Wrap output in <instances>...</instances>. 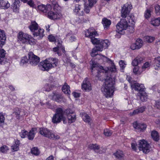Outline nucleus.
<instances>
[{
	"instance_id": "64",
	"label": "nucleus",
	"mask_w": 160,
	"mask_h": 160,
	"mask_svg": "<svg viewBox=\"0 0 160 160\" xmlns=\"http://www.w3.org/2000/svg\"><path fill=\"white\" fill-rule=\"evenodd\" d=\"M155 105L157 108L160 109V101L158 100L156 101Z\"/></svg>"
},
{
	"instance_id": "3",
	"label": "nucleus",
	"mask_w": 160,
	"mask_h": 160,
	"mask_svg": "<svg viewBox=\"0 0 160 160\" xmlns=\"http://www.w3.org/2000/svg\"><path fill=\"white\" fill-rule=\"evenodd\" d=\"M98 35L97 32L94 29L90 28L85 31V37L90 38L92 43L97 45L100 44L101 42V40L95 38Z\"/></svg>"
},
{
	"instance_id": "4",
	"label": "nucleus",
	"mask_w": 160,
	"mask_h": 160,
	"mask_svg": "<svg viewBox=\"0 0 160 160\" xmlns=\"http://www.w3.org/2000/svg\"><path fill=\"white\" fill-rule=\"evenodd\" d=\"M39 132L44 137L53 139H57L59 138V136L57 134H55L47 128H39Z\"/></svg>"
},
{
	"instance_id": "44",
	"label": "nucleus",
	"mask_w": 160,
	"mask_h": 160,
	"mask_svg": "<svg viewBox=\"0 0 160 160\" xmlns=\"http://www.w3.org/2000/svg\"><path fill=\"white\" fill-rule=\"evenodd\" d=\"M9 150V148L6 145H3L0 148V151L3 153H6Z\"/></svg>"
},
{
	"instance_id": "20",
	"label": "nucleus",
	"mask_w": 160,
	"mask_h": 160,
	"mask_svg": "<svg viewBox=\"0 0 160 160\" xmlns=\"http://www.w3.org/2000/svg\"><path fill=\"white\" fill-rule=\"evenodd\" d=\"M19 3V0H14V1L11 6L14 12H19L20 8Z\"/></svg>"
},
{
	"instance_id": "38",
	"label": "nucleus",
	"mask_w": 160,
	"mask_h": 160,
	"mask_svg": "<svg viewBox=\"0 0 160 160\" xmlns=\"http://www.w3.org/2000/svg\"><path fill=\"white\" fill-rule=\"evenodd\" d=\"M155 69L156 70H158L160 67V57H158L155 58Z\"/></svg>"
},
{
	"instance_id": "60",
	"label": "nucleus",
	"mask_w": 160,
	"mask_h": 160,
	"mask_svg": "<svg viewBox=\"0 0 160 160\" xmlns=\"http://www.w3.org/2000/svg\"><path fill=\"white\" fill-rule=\"evenodd\" d=\"M89 20V18L88 17H84L81 18V22H87Z\"/></svg>"
},
{
	"instance_id": "57",
	"label": "nucleus",
	"mask_w": 160,
	"mask_h": 160,
	"mask_svg": "<svg viewBox=\"0 0 160 160\" xmlns=\"http://www.w3.org/2000/svg\"><path fill=\"white\" fill-rule=\"evenodd\" d=\"M35 43L34 39L32 36L29 35V39H28V43L30 44H33Z\"/></svg>"
},
{
	"instance_id": "40",
	"label": "nucleus",
	"mask_w": 160,
	"mask_h": 160,
	"mask_svg": "<svg viewBox=\"0 0 160 160\" xmlns=\"http://www.w3.org/2000/svg\"><path fill=\"white\" fill-rule=\"evenodd\" d=\"M67 117L69 123H72L74 122L76 119V116L75 114L68 116Z\"/></svg>"
},
{
	"instance_id": "9",
	"label": "nucleus",
	"mask_w": 160,
	"mask_h": 160,
	"mask_svg": "<svg viewBox=\"0 0 160 160\" xmlns=\"http://www.w3.org/2000/svg\"><path fill=\"white\" fill-rule=\"evenodd\" d=\"M131 6L128 3L125 4L122 7L121 10V16L123 18H126L128 15L131 9Z\"/></svg>"
},
{
	"instance_id": "26",
	"label": "nucleus",
	"mask_w": 160,
	"mask_h": 160,
	"mask_svg": "<svg viewBox=\"0 0 160 160\" xmlns=\"http://www.w3.org/2000/svg\"><path fill=\"white\" fill-rule=\"evenodd\" d=\"M5 36L4 31L0 29V45H3L4 44L6 39Z\"/></svg>"
},
{
	"instance_id": "6",
	"label": "nucleus",
	"mask_w": 160,
	"mask_h": 160,
	"mask_svg": "<svg viewBox=\"0 0 160 160\" xmlns=\"http://www.w3.org/2000/svg\"><path fill=\"white\" fill-rule=\"evenodd\" d=\"M92 72L93 73L92 74L95 75L97 77L99 76V72L100 73H102L103 74L104 72H105V74H106L107 72L106 70H105L103 69V67L99 65L98 64L93 63L92 68Z\"/></svg>"
},
{
	"instance_id": "61",
	"label": "nucleus",
	"mask_w": 160,
	"mask_h": 160,
	"mask_svg": "<svg viewBox=\"0 0 160 160\" xmlns=\"http://www.w3.org/2000/svg\"><path fill=\"white\" fill-rule=\"evenodd\" d=\"M97 0H88V4L90 6H93L96 3Z\"/></svg>"
},
{
	"instance_id": "15",
	"label": "nucleus",
	"mask_w": 160,
	"mask_h": 160,
	"mask_svg": "<svg viewBox=\"0 0 160 160\" xmlns=\"http://www.w3.org/2000/svg\"><path fill=\"white\" fill-rule=\"evenodd\" d=\"M84 9L82 6L79 4H76L73 9L74 12L79 16H82L84 14Z\"/></svg>"
},
{
	"instance_id": "17",
	"label": "nucleus",
	"mask_w": 160,
	"mask_h": 160,
	"mask_svg": "<svg viewBox=\"0 0 160 160\" xmlns=\"http://www.w3.org/2000/svg\"><path fill=\"white\" fill-rule=\"evenodd\" d=\"M38 10L43 12H47L52 9L50 5L47 4L45 6L42 4L38 5Z\"/></svg>"
},
{
	"instance_id": "63",
	"label": "nucleus",
	"mask_w": 160,
	"mask_h": 160,
	"mask_svg": "<svg viewBox=\"0 0 160 160\" xmlns=\"http://www.w3.org/2000/svg\"><path fill=\"white\" fill-rule=\"evenodd\" d=\"M150 66V64L148 62H145L143 66H142V69H145L146 68H148Z\"/></svg>"
},
{
	"instance_id": "58",
	"label": "nucleus",
	"mask_w": 160,
	"mask_h": 160,
	"mask_svg": "<svg viewBox=\"0 0 160 160\" xmlns=\"http://www.w3.org/2000/svg\"><path fill=\"white\" fill-rule=\"evenodd\" d=\"M27 3L28 5L31 7L33 8L35 6L34 2L32 0H29Z\"/></svg>"
},
{
	"instance_id": "30",
	"label": "nucleus",
	"mask_w": 160,
	"mask_h": 160,
	"mask_svg": "<svg viewBox=\"0 0 160 160\" xmlns=\"http://www.w3.org/2000/svg\"><path fill=\"white\" fill-rule=\"evenodd\" d=\"M61 45V44L60 43H58V47L54 48H53V52H57L58 56L61 55V53L59 52V51L61 49H62V51L63 52L65 51L64 49L63 48V47H62Z\"/></svg>"
},
{
	"instance_id": "33",
	"label": "nucleus",
	"mask_w": 160,
	"mask_h": 160,
	"mask_svg": "<svg viewBox=\"0 0 160 160\" xmlns=\"http://www.w3.org/2000/svg\"><path fill=\"white\" fill-rule=\"evenodd\" d=\"M44 31L43 29L39 28L37 32H34L33 33V35L34 36H39L40 38H41L44 36Z\"/></svg>"
},
{
	"instance_id": "10",
	"label": "nucleus",
	"mask_w": 160,
	"mask_h": 160,
	"mask_svg": "<svg viewBox=\"0 0 160 160\" xmlns=\"http://www.w3.org/2000/svg\"><path fill=\"white\" fill-rule=\"evenodd\" d=\"M52 65L48 60H45L40 62L39 66L42 70L47 71L52 68Z\"/></svg>"
},
{
	"instance_id": "11",
	"label": "nucleus",
	"mask_w": 160,
	"mask_h": 160,
	"mask_svg": "<svg viewBox=\"0 0 160 160\" xmlns=\"http://www.w3.org/2000/svg\"><path fill=\"white\" fill-rule=\"evenodd\" d=\"M82 88L83 90L86 92H89L91 90V84L87 78H85L83 81Z\"/></svg>"
},
{
	"instance_id": "5",
	"label": "nucleus",
	"mask_w": 160,
	"mask_h": 160,
	"mask_svg": "<svg viewBox=\"0 0 160 160\" xmlns=\"http://www.w3.org/2000/svg\"><path fill=\"white\" fill-rule=\"evenodd\" d=\"M128 27L127 21L125 19H122L120 22L116 25V31L119 33L123 34L124 30H126Z\"/></svg>"
},
{
	"instance_id": "27",
	"label": "nucleus",
	"mask_w": 160,
	"mask_h": 160,
	"mask_svg": "<svg viewBox=\"0 0 160 160\" xmlns=\"http://www.w3.org/2000/svg\"><path fill=\"white\" fill-rule=\"evenodd\" d=\"M98 51H102L101 49V48H100L99 46L97 45L95 47L93 48L92 51V52L91 53V56L92 57H94L96 55H97L98 57V55L96 54V53Z\"/></svg>"
},
{
	"instance_id": "62",
	"label": "nucleus",
	"mask_w": 160,
	"mask_h": 160,
	"mask_svg": "<svg viewBox=\"0 0 160 160\" xmlns=\"http://www.w3.org/2000/svg\"><path fill=\"white\" fill-rule=\"evenodd\" d=\"M138 59V58H136L133 60L132 62V64L133 66H137L138 64V61H137Z\"/></svg>"
},
{
	"instance_id": "47",
	"label": "nucleus",
	"mask_w": 160,
	"mask_h": 160,
	"mask_svg": "<svg viewBox=\"0 0 160 160\" xmlns=\"http://www.w3.org/2000/svg\"><path fill=\"white\" fill-rule=\"evenodd\" d=\"M98 58H100L101 59H102V60L104 62H111V60L108 58L107 57H105L103 55H98Z\"/></svg>"
},
{
	"instance_id": "37",
	"label": "nucleus",
	"mask_w": 160,
	"mask_h": 160,
	"mask_svg": "<svg viewBox=\"0 0 160 160\" xmlns=\"http://www.w3.org/2000/svg\"><path fill=\"white\" fill-rule=\"evenodd\" d=\"M50 62V63L52 65V68L55 67L57 66V65L58 64V60L56 58H52L48 60Z\"/></svg>"
},
{
	"instance_id": "32",
	"label": "nucleus",
	"mask_w": 160,
	"mask_h": 160,
	"mask_svg": "<svg viewBox=\"0 0 160 160\" xmlns=\"http://www.w3.org/2000/svg\"><path fill=\"white\" fill-rule=\"evenodd\" d=\"M114 155L118 159L120 160L124 159V155L122 152L120 150H118L114 154Z\"/></svg>"
},
{
	"instance_id": "7",
	"label": "nucleus",
	"mask_w": 160,
	"mask_h": 160,
	"mask_svg": "<svg viewBox=\"0 0 160 160\" xmlns=\"http://www.w3.org/2000/svg\"><path fill=\"white\" fill-rule=\"evenodd\" d=\"M138 148L140 151H142L144 153H147L150 151V146L147 142L144 139L139 141Z\"/></svg>"
},
{
	"instance_id": "21",
	"label": "nucleus",
	"mask_w": 160,
	"mask_h": 160,
	"mask_svg": "<svg viewBox=\"0 0 160 160\" xmlns=\"http://www.w3.org/2000/svg\"><path fill=\"white\" fill-rule=\"evenodd\" d=\"M10 6L8 0H0V7L4 9H7Z\"/></svg>"
},
{
	"instance_id": "56",
	"label": "nucleus",
	"mask_w": 160,
	"mask_h": 160,
	"mask_svg": "<svg viewBox=\"0 0 160 160\" xmlns=\"http://www.w3.org/2000/svg\"><path fill=\"white\" fill-rule=\"evenodd\" d=\"M28 132L26 130H24L22 131V134L21 135V137L22 138H24L26 137L27 136Z\"/></svg>"
},
{
	"instance_id": "49",
	"label": "nucleus",
	"mask_w": 160,
	"mask_h": 160,
	"mask_svg": "<svg viewBox=\"0 0 160 160\" xmlns=\"http://www.w3.org/2000/svg\"><path fill=\"white\" fill-rule=\"evenodd\" d=\"M154 8L156 14L157 15H159L160 14V6L158 4H156Z\"/></svg>"
},
{
	"instance_id": "2",
	"label": "nucleus",
	"mask_w": 160,
	"mask_h": 160,
	"mask_svg": "<svg viewBox=\"0 0 160 160\" xmlns=\"http://www.w3.org/2000/svg\"><path fill=\"white\" fill-rule=\"evenodd\" d=\"M62 120L63 123H67V119L64 115V111L61 108H57L56 110V113L52 118V122L54 123H57L60 122Z\"/></svg>"
},
{
	"instance_id": "34",
	"label": "nucleus",
	"mask_w": 160,
	"mask_h": 160,
	"mask_svg": "<svg viewBox=\"0 0 160 160\" xmlns=\"http://www.w3.org/2000/svg\"><path fill=\"white\" fill-rule=\"evenodd\" d=\"M69 89V86L66 83H65L62 88V91L64 93L68 95H69L70 92Z\"/></svg>"
},
{
	"instance_id": "24",
	"label": "nucleus",
	"mask_w": 160,
	"mask_h": 160,
	"mask_svg": "<svg viewBox=\"0 0 160 160\" xmlns=\"http://www.w3.org/2000/svg\"><path fill=\"white\" fill-rule=\"evenodd\" d=\"M137 95L142 102L146 101L147 100V95L145 92H143L140 93H138Z\"/></svg>"
},
{
	"instance_id": "45",
	"label": "nucleus",
	"mask_w": 160,
	"mask_h": 160,
	"mask_svg": "<svg viewBox=\"0 0 160 160\" xmlns=\"http://www.w3.org/2000/svg\"><path fill=\"white\" fill-rule=\"evenodd\" d=\"M65 113L67 115V117L68 116L71 115L72 114H74V112L70 109H66L65 111H64V114Z\"/></svg>"
},
{
	"instance_id": "42",
	"label": "nucleus",
	"mask_w": 160,
	"mask_h": 160,
	"mask_svg": "<svg viewBox=\"0 0 160 160\" xmlns=\"http://www.w3.org/2000/svg\"><path fill=\"white\" fill-rule=\"evenodd\" d=\"M31 153L37 156L40 154V152L38 149L36 147H34L31 150Z\"/></svg>"
},
{
	"instance_id": "43",
	"label": "nucleus",
	"mask_w": 160,
	"mask_h": 160,
	"mask_svg": "<svg viewBox=\"0 0 160 160\" xmlns=\"http://www.w3.org/2000/svg\"><path fill=\"white\" fill-rule=\"evenodd\" d=\"M135 43L137 45L138 49H139L143 45V41L141 39L138 38L136 40Z\"/></svg>"
},
{
	"instance_id": "50",
	"label": "nucleus",
	"mask_w": 160,
	"mask_h": 160,
	"mask_svg": "<svg viewBox=\"0 0 160 160\" xmlns=\"http://www.w3.org/2000/svg\"><path fill=\"white\" fill-rule=\"evenodd\" d=\"M112 132L108 129H104V134L106 136H109L112 134Z\"/></svg>"
},
{
	"instance_id": "25",
	"label": "nucleus",
	"mask_w": 160,
	"mask_h": 160,
	"mask_svg": "<svg viewBox=\"0 0 160 160\" xmlns=\"http://www.w3.org/2000/svg\"><path fill=\"white\" fill-rule=\"evenodd\" d=\"M80 115L85 122L88 123L90 122L91 119L87 114L84 112H82L80 113Z\"/></svg>"
},
{
	"instance_id": "18",
	"label": "nucleus",
	"mask_w": 160,
	"mask_h": 160,
	"mask_svg": "<svg viewBox=\"0 0 160 160\" xmlns=\"http://www.w3.org/2000/svg\"><path fill=\"white\" fill-rule=\"evenodd\" d=\"M29 35L21 32V42L22 43L28 44V43Z\"/></svg>"
},
{
	"instance_id": "53",
	"label": "nucleus",
	"mask_w": 160,
	"mask_h": 160,
	"mask_svg": "<svg viewBox=\"0 0 160 160\" xmlns=\"http://www.w3.org/2000/svg\"><path fill=\"white\" fill-rule=\"evenodd\" d=\"M48 38L49 40L51 42H54L56 41V37L52 35L48 36Z\"/></svg>"
},
{
	"instance_id": "39",
	"label": "nucleus",
	"mask_w": 160,
	"mask_h": 160,
	"mask_svg": "<svg viewBox=\"0 0 160 160\" xmlns=\"http://www.w3.org/2000/svg\"><path fill=\"white\" fill-rule=\"evenodd\" d=\"M53 95H52V99L54 100L57 102H59L62 100V98L60 95L54 93H53Z\"/></svg>"
},
{
	"instance_id": "23",
	"label": "nucleus",
	"mask_w": 160,
	"mask_h": 160,
	"mask_svg": "<svg viewBox=\"0 0 160 160\" xmlns=\"http://www.w3.org/2000/svg\"><path fill=\"white\" fill-rule=\"evenodd\" d=\"M145 109V108L144 107H141L134 110L132 112H130L129 114L130 116H133L139 113H142L144 111Z\"/></svg>"
},
{
	"instance_id": "51",
	"label": "nucleus",
	"mask_w": 160,
	"mask_h": 160,
	"mask_svg": "<svg viewBox=\"0 0 160 160\" xmlns=\"http://www.w3.org/2000/svg\"><path fill=\"white\" fill-rule=\"evenodd\" d=\"M151 16V11L147 9L145 12L144 13V16L145 18H149Z\"/></svg>"
},
{
	"instance_id": "12",
	"label": "nucleus",
	"mask_w": 160,
	"mask_h": 160,
	"mask_svg": "<svg viewBox=\"0 0 160 160\" xmlns=\"http://www.w3.org/2000/svg\"><path fill=\"white\" fill-rule=\"evenodd\" d=\"M131 86L132 89H134L136 91H138V93H140L144 91V87L143 84H140L138 83H131Z\"/></svg>"
},
{
	"instance_id": "14",
	"label": "nucleus",
	"mask_w": 160,
	"mask_h": 160,
	"mask_svg": "<svg viewBox=\"0 0 160 160\" xmlns=\"http://www.w3.org/2000/svg\"><path fill=\"white\" fill-rule=\"evenodd\" d=\"M88 148L90 149H93L95 152L99 153L104 152L105 151V148H100L99 146L96 144H90L89 145Z\"/></svg>"
},
{
	"instance_id": "16",
	"label": "nucleus",
	"mask_w": 160,
	"mask_h": 160,
	"mask_svg": "<svg viewBox=\"0 0 160 160\" xmlns=\"http://www.w3.org/2000/svg\"><path fill=\"white\" fill-rule=\"evenodd\" d=\"M133 126L135 128L138 132H141L145 130L146 127V125L143 123H139L137 122L133 123Z\"/></svg>"
},
{
	"instance_id": "36",
	"label": "nucleus",
	"mask_w": 160,
	"mask_h": 160,
	"mask_svg": "<svg viewBox=\"0 0 160 160\" xmlns=\"http://www.w3.org/2000/svg\"><path fill=\"white\" fill-rule=\"evenodd\" d=\"M20 143L19 140H15V144L12 147V148L13 151H18L19 149V145Z\"/></svg>"
},
{
	"instance_id": "28",
	"label": "nucleus",
	"mask_w": 160,
	"mask_h": 160,
	"mask_svg": "<svg viewBox=\"0 0 160 160\" xmlns=\"http://www.w3.org/2000/svg\"><path fill=\"white\" fill-rule=\"evenodd\" d=\"M36 132V129L35 128H33L30 131L29 133L27 134V136L28 139L29 140H32L33 139L35 134Z\"/></svg>"
},
{
	"instance_id": "54",
	"label": "nucleus",
	"mask_w": 160,
	"mask_h": 160,
	"mask_svg": "<svg viewBox=\"0 0 160 160\" xmlns=\"http://www.w3.org/2000/svg\"><path fill=\"white\" fill-rule=\"evenodd\" d=\"M6 54L5 51L3 49H0V57L2 59L5 57Z\"/></svg>"
},
{
	"instance_id": "1",
	"label": "nucleus",
	"mask_w": 160,
	"mask_h": 160,
	"mask_svg": "<svg viewBox=\"0 0 160 160\" xmlns=\"http://www.w3.org/2000/svg\"><path fill=\"white\" fill-rule=\"evenodd\" d=\"M115 81L110 77L107 76L105 79L104 84L101 88V91L107 98H110L113 95L114 91Z\"/></svg>"
},
{
	"instance_id": "48",
	"label": "nucleus",
	"mask_w": 160,
	"mask_h": 160,
	"mask_svg": "<svg viewBox=\"0 0 160 160\" xmlns=\"http://www.w3.org/2000/svg\"><path fill=\"white\" fill-rule=\"evenodd\" d=\"M119 65L121 68V69L123 70L124 68L126 67V64L125 63V61L121 60L119 62Z\"/></svg>"
},
{
	"instance_id": "41",
	"label": "nucleus",
	"mask_w": 160,
	"mask_h": 160,
	"mask_svg": "<svg viewBox=\"0 0 160 160\" xmlns=\"http://www.w3.org/2000/svg\"><path fill=\"white\" fill-rule=\"evenodd\" d=\"M5 120V118L3 113L2 112H0V128L3 127Z\"/></svg>"
},
{
	"instance_id": "29",
	"label": "nucleus",
	"mask_w": 160,
	"mask_h": 160,
	"mask_svg": "<svg viewBox=\"0 0 160 160\" xmlns=\"http://www.w3.org/2000/svg\"><path fill=\"white\" fill-rule=\"evenodd\" d=\"M102 23L104 28L107 29L111 24V21L107 18H103L102 20Z\"/></svg>"
},
{
	"instance_id": "31",
	"label": "nucleus",
	"mask_w": 160,
	"mask_h": 160,
	"mask_svg": "<svg viewBox=\"0 0 160 160\" xmlns=\"http://www.w3.org/2000/svg\"><path fill=\"white\" fill-rule=\"evenodd\" d=\"M151 23L154 26H159L160 25V18H152Z\"/></svg>"
},
{
	"instance_id": "59",
	"label": "nucleus",
	"mask_w": 160,
	"mask_h": 160,
	"mask_svg": "<svg viewBox=\"0 0 160 160\" xmlns=\"http://www.w3.org/2000/svg\"><path fill=\"white\" fill-rule=\"evenodd\" d=\"M43 89V91L47 92H49L51 90V88H50V87L48 84L45 85Z\"/></svg>"
},
{
	"instance_id": "8",
	"label": "nucleus",
	"mask_w": 160,
	"mask_h": 160,
	"mask_svg": "<svg viewBox=\"0 0 160 160\" xmlns=\"http://www.w3.org/2000/svg\"><path fill=\"white\" fill-rule=\"evenodd\" d=\"M28 56L29 63L32 66H35L37 65L40 62V58L34 55L33 52H32L28 53Z\"/></svg>"
},
{
	"instance_id": "35",
	"label": "nucleus",
	"mask_w": 160,
	"mask_h": 160,
	"mask_svg": "<svg viewBox=\"0 0 160 160\" xmlns=\"http://www.w3.org/2000/svg\"><path fill=\"white\" fill-rule=\"evenodd\" d=\"M151 136L152 139L154 141H157L159 140V135L157 131L154 130L152 131Z\"/></svg>"
},
{
	"instance_id": "55",
	"label": "nucleus",
	"mask_w": 160,
	"mask_h": 160,
	"mask_svg": "<svg viewBox=\"0 0 160 160\" xmlns=\"http://www.w3.org/2000/svg\"><path fill=\"white\" fill-rule=\"evenodd\" d=\"M28 61V59L27 58V56H24L22 58L21 62L22 63L24 64L27 63Z\"/></svg>"
},
{
	"instance_id": "19",
	"label": "nucleus",
	"mask_w": 160,
	"mask_h": 160,
	"mask_svg": "<svg viewBox=\"0 0 160 160\" xmlns=\"http://www.w3.org/2000/svg\"><path fill=\"white\" fill-rule=\"evenodd\" d=\"M110 42L107 39L103 40H101L100 44L98 45L100 48H101V50H102V48L106 49L110 45Z\"/></svg>"
},
{
	"instance_id": "13",
	"label": "nucleus",
	"mask_w": 160,
	"mask_h": 160,
	"mask_svg": "<svg viewBox=\"0 0 160 160\" xmlns=\"http://www.w3.org/2000/svg\"><path fill=\"white\" fill-rule=\"evenodd\" d=\"M48 12V18L52 19H56L59 18L61 17V14L59 12L49 11Z\"/></svg>"
},
{
	"instance_id": "52",
	"label": "nucleus",
	"mask_w": 160,
	"mask_h": 160,
	"mask_svg": "<svg viewBox=\"0 0 160 160\" xmlns=\"http://www.w3.org/2000/svg\"><path fill=\"white\" fill-rule=\"evenodd\" d=\"M92 7V6H90L89 4L88 5V4H87V5L85 4V8L84 9L85 12L86 13H88L89 12L90 9Z\"/></svg>"
},
{
	"instance_id": "46",
	"label": "nucleus",
	"mask_w": 160,
	"mask_h": 160,
	"mask_svg": "<svg viewBox=\"0 0 160 160\" xmlns=\"http://www.w3.org/2000/svg\"><path fill=\"white\" fill-rule=\"evenodd\" d=\"M145 40L148 42H152L155 40V38L150 36H146L145 38Z\"/></svg>"
},
{
	"instance_id": "22",
	"label": "nucleus",
	"mask_w": 160,
	"mask_h": 160,
	"mask_svg": "<svg viewBox=\"0 0 160 160\" xmlns=\"http://www.w3.org/2000/svg\"><path fill=\"white\" fill-rule=\"evenodd\" d=\"M29 28L32 32H34L38 28V24L34 21L31 22V24L29 26Z\"/></svg>"
}]
</instances>
